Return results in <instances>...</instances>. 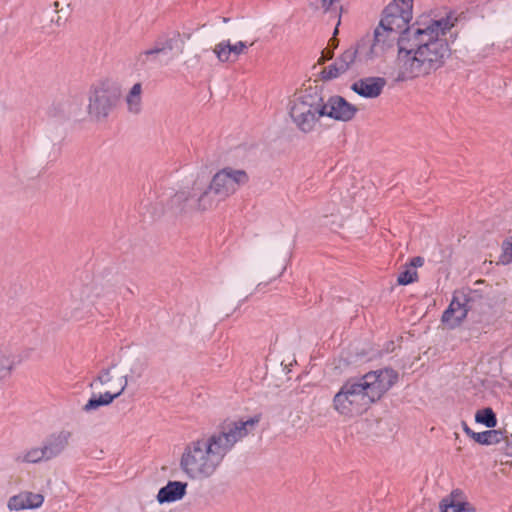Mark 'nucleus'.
I'll return each mask as SVG.
<instances>
[{"mask_svg": "<svg viewBox=\"0 0 512 512\" xmlns=\"http://www.w3.org/2000/svg\"><path fill=\"white\" fill-rule=\"evenodd\" d=\"M72 433L67 430H61L49 435L43 442L42 446L48 461L62 455L70 445Z\"/></svg>", "mask_w": 512, "mask_h": 512, "instance_id": "4468645a", "label": "nucleus"}, {"mask_svg": "<svg viewBox=\"0 0 512 512\" xmlns=\"http://www.w3.org/2000/svg\"><path fill=\"white\" fill-rule=\"evenodd\" d=\"M342 0H315V7L317 10L322 13L329 14L331 17L337 19V25L334 30V37L330 40L333 48L337 47L338 41L335 38V35L338 33V26L341 22V12H342Z\"/></svg>", "mask_w": 512, "mask_h": 512, "instance_id": "412c9836", "label": "nucleus"}, {"mask_svg": "<svg viewBox=\"0 0 512 512\" xmlns=\"http://www.w3.org/2000/svg\"><path fill=\"white\" fill-rule=\"evenodd\" d=\"M346 72V69H344L342 64L336 59L331 65L325 67L321 71V78L323 80H333L340 77Z\"/></svg>", "mask_w": 512, "mask_h": 512, "instance_id": "cd10ccee", "label": "nucleus"}, {"mask_svg": "<svg viewBox=\"0 0 512 512\" xmlns=\"http://www.w3.org/2000/svg\"><path fill=\"white\" fill-rule=\"evenodd\" d=\"M410 21L406 20L399 14H396L393 11H389V8H385L382 14V18L380 20V23L378 24L382 28L396 34L399 36L400 33L405 31L409 28L408 24Z\"/></svg>", "mask_w": 512, "mask_h": 512, "instance_id": "aec40b11", "label": "nucleus"}, {"mask_svg": "<svg viewBox=\"0 0 512 512\" xmlns=\"http://www.w3.org/2000/svg\"><path fill=\"white\" fill-rule=\"evenodd\" d=\"M324 99L317 86H309L293 94L288 114L296 129L303 134L317 132L324 118Z\"/></svg>", "mask_w": 512, "mask_h": 512, "instance_id": "20e7f679", "label": "nucleus"}, {"mask_svg": "<svg viewBox=\"0 0 512 512\" xmlns=\"http://www.w3.org/2000/svg\"><path fill=\"white\" fill-rule=\"evenodd\" d=\"M467 313V305L460 301L457 297H453L448 308L442 315V322L449 329H454L463 322V320L467 317Z\"/></svg>", "mask_w": 512, "mask_h": 512, "instance_id": "a211bd4d", "label": "nucleus"}, {"mask_svg": "<svg viewBox=\"0 0 512 512\" xmlns=\"http://www.w3.org/2000/svg\"><path fill=\"white\" fill-rule=\"evenodd\" d=\"M188 484L181 481H169L162 487L156 496L159 504L173 503L180 501L186 495Z\"/></svg>", "mask_w": 512, "mask_h": 512, "instance_id": "6ab92c4d", "label": "nucleus"}, {"mask_svg": "<svg viewBox=\"0 0 512 512\" xmlns=\"http://www.w3.org/2000/svg\"><path fill=\"white\" fill-rule=\"evenodd\" d=\"M128 385L126 375L119 373L114 368L103 369L97 377L91 382L90 387L94 389H103V393L93 394L84 406V410L94 411L102 406L110 405L115 399L120 397Z\"/></svg>", "mask_w": 512, "mask_h": 512, "instance_id": "39448f33", "label": "nucleus"}, {"mask_svg": "<svg viewBox=\"0 0 512 512\" xmlns=\"http://www.w3.org/2000/svg\"><path fill=\"white\" fill-rule=\"evenodd\" d=\"M357 111L358 108L355 105L341 96H331L326 101L324 100V118L348 122L355 117Z\"/></svg>", "mask_w": 512, "mask_h": 512, "instance_id": "f8f14e48", "label": "nucleus"}, {"mask_svg": "<svg viewBox=\"0 0 512 512\" xmlns=\"http://www.w3.org/2000/svg\"><path fill=\"white\" fill-rule=\"evenodd\" d=\"M452 24L447 18L420 16L402 35L392 75L398 81L431 74L443 66L450 54L447 33Z\"/></svg>", "mask_w": 512, "mask_h": 512, "instance_id": "f257e3e1", "label": "nucleus"}, {"mask_svg": "<svg viewBox=\"0 0 512 512\" xmlns=\"http://www.w3.org/2000/svg\"><path fill=\"white\" fill-rule=\"evenodd\" d=\"M414 0H393L388 5L389 11L399 14L408 21L413 18Z\"/></svg>", "mask_w": 512, "mask_h": 512, "instance_id": "393cba45", "label": "nucleus"}, {"mask_svg": "<svg viewBox=\"0 0 512 512\" xmlns=\"http://www.w3.org/2000/svg\"><path fill=\"white\" fill-rule=\"evenodd\" d=\"M45 501V496L41 492L30 490H21L17 494L9 497L7 500V509L11 512L24 510H38Z\"/></svg>", "mask_w": 512, "mask_h": 512, "instance_id": "ddd939ff", "label": "nucleus"}, {"mask_svg": "<svg viewBox=\"0 0 512 512\" xmlns=\"http://www.w3.org/2000/svg\"><path fill=\"white\" fill-rule=\"evenodd\" d=\"M355 379L371 405L380 400L396 384L398 373L393 369L384 368L370 371Z\"/></svg>", "mask_w": 512, "mask_h": 512, "instance_id": "6e6552de", "label": "nucleus"}, {"mask_svg": "<svg viewBox=\"0 0 512 512\" xmlns=\"http://www.w3.org/2000/svg\"><path fill=\"white\" fill-rule=\"evenodd\" d=\"M118 101V91L109 82H102L92 87L89 95L87 112L93 121L105 120L115 108Z\"/></svg>", "mask_w": 512, "mask_h": 512, "instance_id": "1a4fd4ad", "label": "nucleus"}, {"mask_svg": "<svg viewBox=\"0 0 512 512\" xmlns=\"http://www.w3.org/2000/svg\"><path fill=\"white\" fill-rule=\"evenodd\" d=\"M385 85L386 81L384 78L367 77L354 82L351 89L362 97L376 98L382 93Z\"/></svg>", "mask_w": 512, "mask_h": 512, "instance_id": "2eb2a0df", "label": "nucleus"}, {"mask_svg": "<svg viewBox=\"0 0 512 512\" xmlns=\"http://www.w3.org/2000/svg\"><path fill=\"white\" fill-rule=\"evenodd\" d=\"M507 444H508V449L510 451V454H512V434L510 435V437L507 439Z\"/></svg>", "mask_w": 512, "mask_h": 512, "instance_id": "c9c22d12", "label": "nucleus"}, {"mask_svg": "<svg viewBox=\"0 0 512 512\" xmlns=\"http://www.w3.org/2000/svg\"><path fill=\"white\" fill-rule=\"evenodd\" d=\"M259 421V416L228 419L213 433L191 441L180 458L182 472L191 480L212 477L236 444L252 433Z\"/></svg>", "mask_w": 512, "mask_h": 512, "instance_id": "f03ea898", "label": "nucleus"}, {"mask_svg": "<svg viewBox=\"0 0 512 512\" xmlns=\"http://www.w3.org/2000/svg\"><path fill=\"white\" fill-rule=\"evenodd\" d=\"M186 36L178 32L172 33L170 36L160 38L156 41L155 45L150 49L140 53L139 60L143 64L158 61V57L161 54H167L174 52L175 54H181L184 51Z\"/></svg>", "mask_w": 512, "mask_h": 512, "instance_id": "9d476101", "label": "nucleus"}, {"mask_svg": "<svg viewBox=\"0 0 512 512\" xmlns=\"http://www.w3.org/2000/svg\"><path fill=\"white\" fill-rule=\"evenodd\" d=\"M337 60L342 64L344 69L348 71L352 64L358 60L360 62V43L357 42L355 47L346 49Z\"/></svg>", "mask_w": 512, "mask_h": 512, "instance_id": "a878e982", "label": "nucleus"}, {"mask_svg": "<svg viewBox=\"0 0 512 512\" xmlns=\"http://www.w3.org/2000/svg\"><path fill=\"white\" fill-rule=\"evenodd\" d=\"M440 507L442 512H473L468 503L453 494L444 498Z\"/></svg>", "mask_w": 512, "mask_h": 512, "instance_id": "b1692460", "label": "nucleus"}, {"mask_svg": "<svg viewBox=\"0 0 512 512\" xmlns=\"http://www.w3.org/2000/svg\"><path fill=\"white\" fill-rule=\"evenodd\" d=\"M15 368L13 357L0 353V378L5 380L8 378Z\"/></svg>", "mask_w": 512, "mask_h": 512, "instance_id": "c85d7f7f", "label": "nucleus"}, {"mask_svg": "<svg viewBox=\"0 0 512 512\" xmlns=\"http://www.w3.org/2000/svg\"><path fill=\"white\" fill-rule=\"evenodd\" d=\"M337 213H339V209L338 208L337 209L334 208V209L330 210L328 207H325V208L322 209V216L325 217V218H327L329 216H334Z\"/></svg>", "mask_w": 512, "mask_h": 512, "instance_id": "72a5a7b5", "label": "nucleus"}, {"mask_svg": "<svg viewBox=\"0 0 512 512\" xmlns=\"http://www.w3.org/2000/svg\"><path fill=\"white\" fill-rule=\"evenodd\" d=\"M250 181L248 172L225 166L216 171L209 183L195 179L171 197V206L182 212L207 213L215 211L221 203L234 196Z\"/></svg>", "mask_w": 512, "mask_h": 512, "instance_id": "7ed1b4c3", "label": "nucleus"}, {"mask_svg": "<svg viewBox=\"0 0 512 512\" xmlns=\"http://www.w3.org/2000/svg\"><path fill=\"white\" fill-rule=\"evenodd\" d=\"M254 43L255 41L239 40L232 42L230 39H223L214 45L212 51L219 63L232 64L237 62L241 55L246 54Z\"/></svg>", "mask_w": 512, "mask_h": 512, "instance_id": "9b49d317", "label": "nucleus"}, {"mask_svg": "<svg viewBox=\"0 0 512 512\" xmlns=\"http://www.w3.org/2000/svg\"><path fill=\"white\" fill-rule=\"evenodd\" d=\"M464 432L481 445L498 444L504 439V435L500 430L491 429L483 432H474L466 424L464 425Z\"/></svg>", "mask_w": 512, "mask_h": 512, "instance_id": "5701e85b", "label": "nucleus"}, {"mask_svg": "<svg viewBox=\"0 0 512 512\" xmlns=\"http://www.w3.org/2000/svg\"><path fill=\"white\" fill-rule=\"evenodd\" d=\"M14 460L17 464H39L48 461L42 444L21 450L15 455Z\"/></svg>", "mask_w": 512, "mask_h": 512, "instance_id": "4be33fe9", "label": "nucleus"}, {"mask_svg": "<svg viewBox=\"0 0 512 512\" xmlns=\"http://www.w3.org/2000/svg\"><path fill=\"white\" fill-rule=\"evenodd\" d=\"M332 57H333V50L325 49V50L322 51V55L319 58L318 62H319V64H322L326 60H330Z\"/></svg>", "mask_w": 512, "mask_h": 512, "instance_id": "2f4dec72", "label": "nucleus"}, {"mask_svg": "<svg viewBox=\"0 0 512 512\" xmlns=\"http://www.w3.org/2000/svg\"><path fill=\"white\" fill-rule=\"evenodd\" d=\"M144 88L141 82L134 83L124 94L125 110L129 115H140L144 108L143 103Z\"/></svg>", "mask_w": 512, "mask_h": 512, "instance_id": "f3484780", "label": "nucleus"}, {"mask_svg": "<svg viewBox=\"0 0 512 512\" xmlns=\"http://www.w3.org/2000/svg\"><path fill=\"white\" fill-rule=\"evenodd\" d=\"M399 41V36L378 25L373 34L359 40L360 62L367 64L382 58Z\"/></svg>", "mask_w": 512, "mask_h": 512, "instance_id": "0eeeda50", "label": "nucleus"}, {"mask_svg": "<svg viewBox=\"0 0 512 512\" xmlns=\"http://www.w3.org/2000/svg\"><path fill=\"white\" fill-rule=\"evenodd\" d=\"M424 263V260L423 258L421 257H415L411 260L410 264L408 265L409 267H413V269L416 270L417 267H421Z\"/></svg>", "mask_w": 512, "mask_h": 512, "instance_id": "473e14b6", "label": "nucleus"}, {"mask_svg": "<svg viewBox=\"0 0 512 512\" xmlns=\"http://www.w3.org/2000/svg\"><path fill=\"white\" fill-rule=\"evenodd\" d=\"M475 421L488 428H494L497 425L496 415L491 408L478 410L475 414Z\"/></svg>", "mask_w": 512, "mask_h": 512, "instance_id": "bb28decb", "label": "nucleus"}, {"mask_svg": "<svg viewBox=\"0 0 512 512\" xmlns=\"http://www.w3.org/2000/svg\"><path fill=\"white\" fill-rule=\"evenodd\" d=\"M131 372L136 375L137 377H140L142 375V369L141 368H137V369H132Z\"/></svg>", "mask_w": 512, "mask_h": 512, "instance_id": "f704fd0d", "label": "nucleus"}, {"mask_svg": "<svg viewBox=\"0 0 512 512\" xmlns=\"http://www.w3.org/2000/svg\"><path fill=\"white\" fill-rule=\"evenodd\" d=\"M417 278V271L413 267L406 266L398 275L397 282L400 285L413 283Z\"/></svg>", "mask_w": 512, "mask_h": 512, "instance_id": "c756f323", "label": "nucleus"}, {"mask_svg": "<svg viewBox=\"0 0 512 512\" xmlns=\"http://www.w3.org/2000/svg\"><path fill=\"white\" fill-rule=\"evenodd\" d=\"M501 260L504 264L512 263V241H507L503 244Z\"/></svg>", "mask_w": 512, "mask_h": 512, "instance_id": "7c9ffc66", "label": "nucleus"}, {"mask_svg": "<svg viewBox=\"0 0 512 512\" xmlns=\"http://www.w3.org/2000/svg\"><path fill=\"white\" fill-rule=\"evenodd\" d=\"M333 409L345 418L363 414L370 404L355 378L345 381L332 400Z\"/></svg>", "mask_w": 512, "mask_h": 512, "instance_id": "423d86ee", "label": "nucleus"}, {"mask_svg": "<svg viewBox=\"0 0 512 512\" xmlns=\"http://www.w3.org/2000/svg\"><path fill=\"white\" fill-rule=\"evenodd\" d=\"M96 298L95 287L93 285H83L72 291L71 299L73 307V317L81 318V310L89 307Z\"/></svg>", "mask_w": 512, "mask_h": 512, "instance_id": "dca6fc26", "label": "nucleus"}]
</instances>
